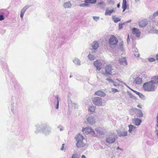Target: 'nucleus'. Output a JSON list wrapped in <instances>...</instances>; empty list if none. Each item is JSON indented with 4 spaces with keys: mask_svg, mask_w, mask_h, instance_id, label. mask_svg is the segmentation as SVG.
<instances>
[{
    "mask_svg": "<svg viewBox=\"0 0 158 158\" xmlns=\"http://www.w3.org/2000/svg\"><path fill=\"white\" fill-rule=\"evenodd\" d=\"M158 84V75L152 77L149 82L144 83L143 88L146 91H154L156 89Z\"/></svg>",
    "mask_w": 158,
    "mask_h": 158,
    "instance_id": "1",
    "label": "nucleus"
},
{
    "mask_svg": "<svg viewBox=\"0 0 158 158\" xmlns=\"http://www.w3.org/2000/svg\"><path fill=\"white\" fill-rule=\"evenodd\" d=\"M77 141L76 146L78 148L84 147L86 145L84 137L80 134H77L75 137Z\"/></svg>",
    "mask_w": 158,
    "mask_h": 158,
    "instance_id": "2",
    "label": "nucleus"
},
{
    "mask_svg": "<svg viewBox=\"0 0 158 158\" xmlns=\"http://www.w3.org/2000/svg\"><path fill=\"white\" fill-rule=\"evenodd\" d=\"M158 26V23L154 21L150 22L148 26V29L149 30V32L152 33H158V30L155 29V26Z\"/></svg>",
    "mask_w": 158,
    "mask_h": 158,
    "instance_id": "3",
    "label": "nucleus"
},
{
    "mask_svg": "<svg viewBox=\"0 0 158 158\" xmlns=\"http://www.w3.org/2000/svg\"><path fill=\"white\" fill-rule=\"evenodd\" d=\"M117 138L116 135L114 133H111L106 135V143L111 144L114 142Z\"/></svg>",
    "mask_w": 158,
    "mask_h": 158,
    "instance_id": "4",
    "label": "nucleus"
},
{
    "mask_svg": "<svg viewBox=\"0 0 158 158\" xmlns=\"http://www.w3.org/2000/svg\"><path fill=\"white\" fill-rule=\"evenodd\" d=\"M43 132L45 135H48L52 132V127L48 123H43Z\"/></svg>",
    "mask_w": 158,
    "mask_h": 158,
    "instance_id": "5",
    "label": "nucleus"
},
{
    "mask_svg": "<svg viewBox=\"0 0 158 158\" xmlns=\"http://www.w3.org/2000/svg\"><path fill=\"white\" fill-rule=\"evenodd\" d=\"M92 101L93 103L96 106H103L102 100L101 98L94 97L92 98Z\"/></svg>",
    "mask_w": 158,
    "mask_h": 158,
    "instance_id": "6",
    "label": "nucleus"
},
{
    "mask_svg": "<svg viewBox=\"0 0 158 158\" xmlns=\"http://www.w3.org/2000/svg\"><path fill=\"white\" fill-rule=\"evenodd\" d=\"M118 42L117 38L114 35H111L109 39V43L110 46L111 47H114Z\"/></svg>",
    "mask_w": 158,
    "mask_h": 158,
    "instance_id": "7",
    "label": "nucleus"
},
{
    "mask_svg": "<svg viewBox=\"0 0 158 158\" xmlns=\"http://www.w3.org/2000/svg\"><path fill=\"white\" fill-rule=\"evenodd\" d=\"M18 102L16 100L12 101L11 105V110L13 114H15L18 109Z\"/></svg>",
    "mask_w": 158,
    "mask_h": 158,
    "instance_id": "8",
    "label": "nucleus"
},
{
    "mask_svg": "<svg viewBox=\"0 0 158 158\" xmlns=\"http://www.w3.org/2000/svg\"><path fill=\"white\" fill-rule=\"evenodd\" d=\"M105 72L104 74L105 75H111L112 73L114 72V69L112 68V66L111 65H106L105 66Z\"/></svg>",
    "mask_w": 158,
    "mask_h": 158,
    "instance_id": "9",
    "label": "nucleus"
},
{
    "mask_svg": "<svg viewBox=\"0 0 158 158\" xmlns=\"http://www.w3.org/2000/svg\"><path fill=\"white\" fill-rule=\"evenodd\" d=\"M35 133L36 134H37L38 133L42 132L43 130V123L41 124H37L35 125Z\"/></svg>",
    "mask_w": 158,
    "mask_h": 158,
    "instance_id": "10",
    "label": "nucleus"
},
{
    "mask_svg": "<svg viewBox=\"0 0 158 158\" xmlns=\"http://www.w3.org/2000/svg\"><path fill=\"white\" fill-rule=\"evenodd\" d=\"M82 131L84 133L86 134L89 133H92L93 135L94 134V131L91 128L89 127L83 128Z\"/></svg>",
    "mask_w": 158,
    "mask_h": 158,
    "instance_id": "11",
    "label": "nucleus"
},
{
    "mask_svg": "<svg viewBox=\"0 0 158 158\" xmlns=\"http://www.w3.org/2000/svg\"><path fill=\"white\" fill-rule=\"evenodd\" d=\"M132 34L137 37H139L140 35V31L138 29L136 28H133L131 30Z\"/></svg>",
    "mask_w": 158,
    "mask_h": 158,
    "instance_id": "12",
    "label": "nucleus"
},
{
    "mask_svg": "<svg viewBox=\"0 0 158 158\" xmlns=\"http://www.w3.org/2000/svg\"><path fill=\"white\" fill-rule=\"evenodd\" d=\"M94 65L98 70H100L101 69L102 63L100 60H97L94 62Z\"/></svg>",
    "mask_w": 158,
    "mask_h": 158,
    "instance_id": "13",
    "label": "nucleus"
},
{
    "mask_svg": "<svg viewBox=\"0 0 158 158\" xmlns=\"http://www.w3.org/2000/svg\"><path fill=\"white\" fill-rule=\"evenodd\" d=\"M87 120L89 124L93 125L95 123V119L94 117L92 116H89L86 119Z\"/></svg>",
    "mask_w": 158,
    "mask_h": 158,
    "instance_id": "14",
    "label": "nucleus"
},
{
    "mask_svg": "<svg viewBox=\"0 0 158 158\" xmlns=\"http://www.w3.org/2000/svg\"><path fill=\"white\" fill-rule=\"evenodd\" d=\"M116 131L118 135L120 137L125 136L127 135V131H126L124 130L122 131L120 130H118Z\"/></svg>",
    "mask_w": 158,
    "mask_h": 158,
    "instance_id": "15",
    "label": "nucleus"
},
{
    "mask_svg": "<svg viewBox=\"0 0 158 158\" xmlns=\"http://www.w3.org/2000/svg\"><path fill=\"white\" fill-rule=\"evenodd\" d=\"M133 110L135 112L137 117L139 118H141L143 117V113L141 110L136 108H134L133 109Z\"/></svg>",
    "mask_w": 158,
    "mask_h": 158,
    "instance_id": "16",
    "label": "nucleus"
},
{
    "mask_svg": "<svg viewBox=\"0 0 158 158\" xmlns=\"http://www.w3.org/2000/svg\"><path fill=\"white\" fill-rule=\"evenodd\" d=\"M118 62L124 66L127 65V63L126 59L124 57L119 58L118 60Z\"/></svg>",
    "mask_w": 158,
    "mask_h": 158,
    "instance_id": "17",
    "label": "nucleus"
},
{
    "mask_svg": "<svg viewBox=\"0 0 158 158\" xmlns=\"http://www.w3.org/2000/svg\"><path fill=\"white\" fill-rule=\"evenodd\" d=\"M124 82L122 81L119 80L118 79H116L114 81L113 83V85L114 86H123Z\"/></svg>",
    "mask_w": 158,
    "mask_h": 158,
    "instance_id": "18",
    "label": "nucleus"
},
{
    "mask_svg": "<svg viewBox=\"0 0 158 158\" xmlns=\"http://www.w3.org/2000/svg\"><path fill=\"white\" fill-rule=\"evenodd\" d=\"M129 129L128 131L131 134H134L136 131V127L132 125H130L128 126Z\"/></svg>",
    "mask_w": 158,
    "mask_h": 158,
    "instance_id": "19",
    "label": "nucleus"
},
{
    "mask_svg": "<svg viewBox=\"0 0 158 158\" xmlns=\"http://www.w3.org/2000/svg\"><path fill=\"white\" fill-rule=\"evenodd\" d=\"M55 101L54 103V105L55 106V108L56 109H58L59 105V101L60 99H59V97L58 95H56L55 97Z\"/></svg>",
    "mask_w": 158,
    "mask_h": 158,
    "instance_id": "20",
    "label": "nucleus"
},
{
    "mask_svg": "<svg viewBox=\"0 0 158 158\" xmlns=\"http://www.w3.org/2000/svg\"><path fill=\"white\" fill-rule=\"evenodd\" d=\"M148 24L147 21L145 20H143L139 23V26L140 27L142 28L146 26Z\"/></svg>",
    "mask_w": 158,
    "mask_h": 158,
    "instance_id": "21",
    "label": "nucleus"
},
{
    "mask_svg": "<svg viewBox=\"0 0 158 158\" xmlns=\"http://www.w3.org/2000/svg\"><path fill=\"white\" fill-rule=\"evenodd\" d=\"M92 48L94 50H97L99 47V43L96 41H94L92 44L91 46Z\"/></svg>",
    "mask_w": 158,
    "mask_h": 158,
    "instance_id": "22",
    "label": "nucleus"
},
{
    "mask_svg": "<svg viewBox=\"0 0 158 158\" xmlns=\"http://www.w3.org/2000/svg\"><path fill=\"white\" fill-rule=\"evenodd\" d=\"M95 94L96 95L101 97H104L106 95L105 93L101 91H98L95 92Z\"/></svg>",
    "mask_w": 158,
    "mask_h": 158,
    "instance_id": "23",
    "label": "nucleus"
},
{
    "mask_svg": "<svg viewBox=\"0 0 158 158\" xmlns=\"http://www.w3.org/2000/svg\"><path fill=\"white\" fill-rule=\"evenodd\" d=\"M134 82L137 85L140 84L142 82V79L139 77H137L134 81Z\"/></svg>",
    "mask_w": 158,
    "mask_h": 158,
    "instance_id": "24",
    "label": "nucleus"
},
{
    "mask_svg": "<svg viewBox=\"0 0 158 158\" xmlns=\"http://www.w3.org/2000/svg\"><path fill=\"white\" fill-rule=\"evenodd\" d=\"M134 124L137 126L139 125L142 122L141 120L138 118H134Z\"/></svg>",
    "mask_w": 158,
    "mask_h": 158,
    "instance_id": "25",
    "label": "nucleus"
},
{
    "mask_svg": "<svg viewBox=\"0 0 158 158\" xmlns=\"http://www.w3.org/2000/svg\"><path fill=\"white\" fill-rule=\"evenodd\" d=\"M95 130L98 133L101 135H103L105 132L104 129H102L100 128H96Z\"/></svg>",
    "mask_w": 158,
    "mask_h": 158,
    "instance_id": "26",
    "label": "nucleus"
},
{
    "mask_svg": "<svg viewBox=\"0 0 158 158\" xmlns=\"http://www.w3.org/2000/svg\"><path fill=\"white\" fill-rule=\"evenodd\" d=\"M73 61V63L77 65H80L81 64L80 60L77 58H74Z\"/></svg>",
    "mask_w": 158,
    "mask_h": 158,
    "instance_id": "27",
    "label": "nucleus"
},
{
    "mask_svg": "<svg viewBox=\"0 0 158 158\" xmlns=\"http://www.w3.org/2000/svg\"><path fill=\"white\" fill-rule=\"evenodd\" d=\"M133 51L134 52V55L136 57H139V54L138 52V49L135 47L133 48Z\"/></svg>",
    "mask_w": 158,
    "mask_h": 158,
    "instance_id": "28",
    "label": "nucleus"
},
{
    "mask_svg": "<svg viewBox=\"0 0 158 158\" xmlns=\"http://www.w3.org/2000/svg\"><path fill=\"white\" fill-rule=\"evenodd\" d=\"M97 6L101 8H103L105 7L106 4L103 1H102L98 3Z\"/></svg>",
    "mask_w": 158,
    "mask_h": 158,
    "instance_id": "29",
    "label": "nucleus"
},
{
    "mask_svg": "<svg viewBox=\"0 0 158 158\" xmlns=\"http://www.w3.org/2000/svg\"><path fill=\"white\" fill-rule=\"evenodd\" d=\"M112 19L115 23H117L120 21L121 19L120 18L114 15L112 17Z\"/></svg>",
    "mask_w": 158,
    "mask_h": 158,
    "instance_id": "30",
    "label": "nucleus"
},
{
    "mask_svg": "<svg viewBox=\"0 0 158 158\" xmlns=\"http://www.w3.org/2000/svg\"><path fill=\"white\" fill-rule=\"evenodd\" d=\"M96 0H85L84 1V2L89 5V4H94L96 2Z\"/></svg>",
    "mask_w": 158,
    "mask_h": 158,
    "instance_id": "31",
    "label": "nucleus"
},
{
    "mask_svg": "<svg viewBox=\"0 0 158 158\" xmlns=\"http://www.w3.org/2000/svg\"><path fill=\"white\" fill-rule=\"evenodd\" d=\"M88 110L90 112H94L95 110V107L94 106H89L88 108Z\"/></svg>",
    "mask_w": 158,
    "mask_h": 158,
    "instance_id": "32",
    "label": "nucleus"
},
{
    "mask_svg": "<svg viewBox=\"0 0 158 158\" xmlns=\"http://www.w3.org/2000/svg\"><path fill=\"white\" fill-rule=\"evenodd\" d=\"M127 7V2L126 0H123L122 8L123 10H126Z\"/></svg>",
    "mask_w": 158,
    "mask_h": 158,
    "instance_id": "33",
    "label": "nucleus"
},
{
    "mask_svg": "<svg viewBox=\"0 0 158 158\" xmlns=\"http://www.w3.org/2000/svg\"><path fill=\"white\" fill-rule=\"evenodd\" d=\"M71 6V4L70 2H68L65 3L64 5V8H70Z\"/></svg>",
    "mask_w": 158,
    "mask_h": 158,
    "instance_id": "34",
    "label": "nucleus"
},
{
    "mask_svg": "<svg viewBox=\"0 0 158 158\" xmlns=\"http://www.w3.org/2000/svg\"><path fill=\"white\" fill-rule=\"evenodd\" d=\"M88 57L90 60H93L95 59V56L90 53L89 54L88 56Z\"/></svg>",
    "mask_w": 158,
    "mask_h": 158,
    "instance_id": "35",
    "label": "nucleus"
},
{
    "mask_svg": "<svg viewBox=\"0 0 158 158\" xmlns=\"http://www.w3.org/2000/svg\"><path fill=\"white\" fill-rule=\"evenodd\" d=\"M128 94L129 96L131 98L134 100H136V97L135 96L133 95L131 93L129 92H128Z\"/></svg>",
    "mask_w": 158,
    "mask_h": 158,
    "instance_id": "36",
    "label": "nucleus"
},
{
    "mask_svg": "<svg viewBox=\"0 0 158 158\" xmlns=\"http://www.w3.org/2000/svg\"><path fill=\"white\" fill-rule=\"evenodd\" d=\"M125 23H119L118 24V30H120L123 28V25L125 24Z\"/></svg>",
    "mask_w": 158,
    "mask_h": 158,
    "instance_id": "37",
    "label": "nucleus"
},
{
    "mask_svg": "<svg viewBox=\"0 0 158 158\" xmlns=\"http://www.w3.org/2000/svg\"><path fill=\"white\" fill-rule=\"evenodd\" d=\"M111 91L110 92H112L113 93H115L116 92H119V90L114 88H112L111 89Z\"/></svg>",
    "mask_w": 158,
    "mask_h": 158,
    "instance_id": "38",
    "label": "nucleus"
},
{
    "mask_svg": "<svg viewBox=\"0 0 158 158\" xmlns=\"http://www.w3.org/2000/svg\"><path fill=\"white\" fill-rule=\"evenodd\" d=\"M114 11V10H106L105 14L106 15H110Z\"/></svg>",
    "mask_w": 158,
    "mask_h": 158,
    "instance_id": "39",
    "label": "nucleus"
},
{
    "mask_svg": "<svg viewBox=\"0 0 158 158\" xmlns=\"http://www.w3.org/2000/svg\"><path fill=\"white\" fill-rule=\"evenodd\" d=\"M5 19L4 16V13H0V21H2Z\"/></svg>",
    "mask_w": 158,
    "mask_h": 158,
    "instance_id": "40",
    "label": "nucleus"
},
{
    "mask_svg": "<svg viewBox=\"0 0 158 158\" xmlns=\"http://www.w3.org/2000/svg\"><path fill=\"white\" fill-rule=\"evenodd\" d=\"M139 97L142 99H144L145 98L144 96L141 93H139V94H138Z\"/></svg>",
    "mask_w": 158,
    "mask_h": 158,
    "instance_id": "41",
    "label": "nucleus"
},
{
    "mask_svg": "<svg viewBox=\"0 0 158 158\" xmlns=\"http://www.w3.org/2000/svg\"><path fill=\"white\" fill-rule=\"evenodd\" d=\"M31 6L29 5H27L24 7L22 10H27V9H29V7Z\"/></svg>",
    "mask_w": 158,
    "mask_h": 158,
    "instance_id": "42",
    "label": "nucleus"
},
{
    "mask_svg": "<svg viewBox=\"0 0 158 158\" xmlns=\"http://www.w3.org/2000/svg\"><path fill=\"white\" fill-rule=\"evenodd\" d=\"M25 10H21L20 15V17L22 19L23 18V16L24 15V13H25Z\"/></svg>",
    "mask_w": 158,
    "mask_h": 158,
    "instance_id": "43",
    "label": "nucleus"
},
{
    "mask_svg": "<svg viewBox=\"0 0 158 158\" xmlns=\"http://www.w3.org/2000/svg\"><path fill=\"white\" fill-rule=\"evenodd\" d=\"M93 18L94 19V20L96 21H97L99 20L100 19V17H99L95 16H93Z\"/></svg>",
    "mask_w": 158,
    "mask_h": 158,
    "instance_id": "44",
    "label": "nucleus"
},
{
    "mask_svg": "<svg viewBox=\"0 0 158 158\" xmlns=\"http://www.w3.org/2000/svg\"><path fill=\"white\" fill-rule=\"evenodd\" d=\"M88 4L85 3H82L80 4V6L82 7H88Z\"/></svg>",
    "mask_w": 158,
    "mask_h": 158,
    "instance_id": "45",
    "label": "nucleus"
},
{
    "mask_svg": "<svg viewBox=\"0 0 158 158\" xmlns=\"http://www.w3.org/2000/svg\"><path fill=\"white\" fill-rule=\"evenodd\" d=\"M148 60L150 62H152L155 61L156 60L154 58H148Z\"/></svg>",
    "mask_w": 158,
    "mask_h": 158,
    "instance_id": "46",
    "label": "nucleus"
},
{
    "mask_svg": "<svg viewBox=\"0 0 158 158\" xmlns=\"http://www.w3.org/2000/svg\"><path fill=\"white\" fill-rule=\"evenodd\" d=\"M57 128L60 129V130L61 131H62L64 130V128L63 127L60 125Z\"/></svg>",
    "mask_w": 158,
    "mask_h": 158,
    "instance_id": "47",
    "label": "nucleus"
},
{
    "mask_svg": "<svg viewBox=\"0 0 158 158\" xmlns=\"http://www.w3.org/2000/svg\"><path fill=\"white\" fill-rule=\"evenodd\" d=\"M106 80L108 81L109 82L112 83L113 84L114 81L113 80H112L110 78H107Z\"/></svg>",
    "mask_w": 158,
    "mask_h": 158,
    "instance_id": "48",
    "label": "nucleus"
},
{
    "mask_svg": "<svg viewBox=\"0 0 158 158\" xmlns=\"http://www.w3.org/2000/svg\"><path fill=\"white\" fill-rule=\"evenodd\" d=\"M77 155L76 154H73V155L72 158H78L77 157Z\"/></svg>",
    "mask_w": 158,
    "mask_h": 158,
    "instance_id": "49",
    "label": "nucleus"
},
{
    "mask_svg": "<svg viewBox=\"0 0 158 158\" xmlns=\"http://www.w3.org/2000/svg\"><path fill=\"white\" fill-rule=\"evenodd\" d=\"M153 16L155 17L156 16H158V11L156 12H155L153 15Z\"/></svg>",
    "mask_w": 158,
    "mask_h": 158,
    "instance_id": "50",
    "label": "nucleus"
},
{
    "mask_svg": "<svg viewBox=\"0 0 158 158\" xmlns=\"http://www.w3.org/2000/svg\"><path fill=\"white\" fill-rule=\"evenodd\" d=\"M131 90H132V91H133V92H134V93H135L136 94H137V95H138V94H139V93L140 92H138L135 90H134L133 89H131Z\"/></svg>",
    "mask_w": 158,
    "mask_h": 158,
    "instance_id": "51",
    "label": "nucleus"
},
{
    "mask_svg": "<svg viewBox=\"0 0 158 158\" xmlns=\"http://www.w3.org/2000/svg\"><path fill=\"white\" fill-rule=\"evenodd\" d=\"M130 41V39H129V35L128 34L127 35V43L128 44L129 42Z\"/></svg>",
    "mask_w": 158,
    "mask_h": 158,
    "instance_id": "52",
    "label": "nucleus"
},
{
    "mask_svg": "<svg viewBox=\"0 0 158 158\" xmlns=\"http://www.w3.org/2000/svg\"><path fill=\"white\" fill-rule=\"evenodd\" d=\"M72 106H74L75 108L77 107V105L75 103H73L72 104Z\"/></svg>",
    "mask_w": 158,
    "mask_h": 158,
    "instance_id": "53",
    "label": "nucleus"
},
{
    "mask_svg": "<svg viewBox=\"0 0 158 158\" xmlns=\"http://www.w3.org/2000/svg\"><path fill=\"white\" fill-rule=\"evenodd\" d=\"M123 45V42H122L119 43V46H120V48H121Z\"/></svg>",
    "mask_w": 158,
    "mask_h": 158,
    "instance_id": "54",
    "label": "nucleus"
},
{
    "mask_svg": "<svg viewBox=\"0 0 158 158\" xmlns=\"http://www.w3.org/2000/svg\"><path fill=\"white\" fill-rule=\"evenodd\" d=\"M131 19H130V20H129L128 21H127L126 22H124V23H125V24L126 23H129V22H131Z\"/></svg>",
    "mask_w": 158,
    "mask_h": 158,
    "instance_id": "55",
    "label": "nucleus"
},
{
    "mask_svg": "<svg viewBox=\"0 0 158 158\" xmlns=\"http://www.w3.org/2000/svg\"><path fill=\"white\" fill-rule=\"evenodd\" d=\"M123 84H124L125 85H126L127 86V88H128L129 89H131V88H130L126 84L124 83Z\"/></svg>",
    "mask_w": 158,
    "mask_h": 158,
    "instance_id": "56",
    "label": "nucleus"
},
{
    "mask_svg": "<svg viewBox=\"0 0 158 158\" xmlns=\"http://www.w3.org/2000/svg\"><path fill=\"white\" fill-rule=\"evenodd\" d=\"M64 144H63L62 145V147L61 148V150H63L64 149Z\"/></svg>",
    "mask_w": 158,
    "mask_h": 158,
    "instance_id": "57",
    "label": "nucleus"
},
{
    "mask_svg": "<svg viewBox=\"0 0 158 158\" xmlns=\"http://www.w3.org/2000/svg\"><path fill=\"white\" fill-rule=\"evenodd\" d=\"M157 124H158L157 125V126L158 127V113L157 114Z\"/></svg>",
    "mask_w": 158,
    "mask_h": 158,
    "instance_id": "58",
    "label": "nucleus"
},
{
    "mask_svg": "<svg viewBox=\"0 0 158 158\" xmlns=\"http://www.w3.org/2000/svg\"><path fill=\"white\" fill-rule=\"evenodd\" d=\"M120 6V3H118L117 5V7L118 8H119V7Z\"/></svg>",
    "mask_w": 158,
    "mask_h": 158,
    "instance_id": "59",
    "label": "nucleus"
},
{
    "mask_svg": "<svg viewBox=\"0 0 158 158\" xmlns=\"http://www.w3.org/2000/svg\"><path fill=\"white\" fill-rule=\"evenodd\" d=\"M81 158H86L85 156L84 155H82L81 156Z\"/></svg>",
    "mask_w": 158,
    "mask_h": 158,
    "instance_id": "60",
    "label": "nucleus"
},
{
    "mask_svg": "<svg viewBox=\"0 0 158 158\" xmlns=\"http://www.w3.org/2000/svg\"><path fill=\"white\" fill-rule=\"evenodd\" d=\"M156 60H158V54L156 55Z\"/></svg>",
    "mask_w": 158,
    "mask_h": 158,
    "instance_id": "61",
    "label": "nucleus"
},
{
    "mask_svg": "<svg viewBox=\"0 0 158 158\" xmlns=\"http://www.w3.org/2000/svg\"><path fill=\"white\" fill-rule=\"evenodd\" d=\"M137 107H139V108H142L141 106L140 105H137Z\"/></svg>",
    "mask_w": 158,
    "mask_h": 158,
    "instance_id": "62",
    "label": "nucleus"
},
{
    "mask_svg": "<svg viewBox=\"0 0 158 158\" xmlns=\"http://www.w3.org/2000/svg\"><path fill=\"white\" fill-rule=\"evenodd\" d=\"M96 52V51H92V53H94Z\"/></svg>",
    "mask_w": 158,
    "mask_h": 158,
    "instance_id": "63",
    "label": "nucleus"
},
{
    "mask_svg": "<svg viewBox=\"0 0 158 158\" xmlns=\"http://www.w3.org/2000/svg\"><path fill=\"white\" fill-rule=\"evenodd\" d=\"M110 2H111V3H113V2H113V1L112 0H110Z\"/></svg>",
    "mask_w": 158,
    "mask_h": 158,
    "instance_id": "64",
    "label": "nucleus"
}]
</instances>
